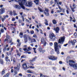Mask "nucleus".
<instances>
[{"mask_svg":"<svg viewBox=\"0 0 77 77\" xmlns=\"http://www.w3.org/2000/svg\"><path fill=\"white\" fill-rule=\"evenodd\" d=\"M38 50L39 51H40V52H42V53H44V52H45V50H42V48L41 47H40L39 48H38Z\"/></svg>","mask_w":77,"mask_h":77,"instance_id":"nucleus-15","label":"nucleus"},{"mask_svg":"<svg viewBox=\"0 0 77 77\" xmlns=\"http://www.w3.org/2000/svg\"><path fill=\"white\" fill-rule=\"evenodd\" d=\"M22 66H23V68L25 70H26V69H28V68H30L32 69L35 68V67H34V66H30V65H29V64L28 63H23V64H22Z\"/></svg>","mask_w":77,"mask_h":77,"instance_id":"nucleus-2","label":"nucleus"},{"mask_svg":"<svg viewBox=\"0 0 77 77\" xmlns=\"http://www.w3.org/2000/svg\"><path fill=\"white\" fill-rule=\"evenodd\" d=\"M20 66L21 65H20V63H17V67L20 68Z\"/></svg>","mask_w":77,"mask_h":77,"instance_id":"nucleus-32","label":"nucleus"},{"mask_svg":"<svg viewBox=\"0 0 77 77\" xmlns=\"http://www.w3.org/2000/svg\"><path fill=\"white\" fill-rule=\"evenodd\" d=\"M54 9H52L51 10V14H53L54 13Z\"/></svg>","mask_w":77,"mask_h":77,"instance_id":"nucleus-47","label":"nucleus"},{"mask_svg":"<svg viewBox=\"0 0 77 77\" xmlns=\"http://www.w3.org/2000/svg\"><path fill=\"white\" fill-rule=\"evenodd\" d=\"M74 36H76L77 35V32H75L74 34Z\"/></svg>","mask_w":77,"mask_h":77,"instance_id":"nucleus-51","label":"nucleus"},{"mask_svg":"<svg viewBox=\"0 0 77 77\" xmlns=\"http://www.w3.org/2000/svg\"><path fill=\"white\" fill-rule=\"evenodd\" d=\"M26 56L25 55H23L21 57V58H26Z\"/></svg>","mask_w":77,"mask_h":77,"instance_id":"nucleus-44","label":"nucleus"},{"mask_svg":"<svg viewBox=\"0 0 77 77\" xmlns=\"http://www.w3.org/2000/svg\"><path fill=\"white\" fill-rule=\"evenodd\" d=\"M48 58L49 59H50L51 60V58H52V56H49L48 57Z\"/></svg>","mask_w":77,"mask_h":77,"instance_id":"nucleus-48","label":"nucleus"},{"mask_svg":"<svg viewBox=\"0 0 77 77\" xmlns=\"http://www.w3.org/2000/svg\"><path fill=\"white\" fill-rule=\"evenodd\" d=\"M57 4H58V8L59 9H60V10H62V8H61L60 7V6H59V4H58V3H57Z\"/></svg>","mask_w":77,"mask_h":77,"instance_id":"nucleus-36","label":"nucleus"},{"mask_svg":"<svg viewBox=\"0 0 77 77\" xmlns=\"http://www.w3.org/2000/svg\"><path fill=\"white\" fill-rule=\"evenodd\" d=\"M28 39H29V41H32V38L30 36H28Z\"/></svg>","mask_w":77,"mask_h":77,"instance_id":"nucleus-38","label":"nucleus"},{"mask_svg":"<svg viewBox=\"0 0 77 77\" xmlns=\"http://www.w3.org/2000/svg\"><path fill=\"white\" fill-rule=\"evenodd\" d=\"M12 39L11 38V40H9V41H10V44H11L12 42Z\"/></svg>","mask_w":77,"mask_h":77,"instance_id":"nucleus-55","label":"nucleus"},{"mask_svg":"<svg viewBox=\"0 0 77 77\" xmlns=\"http://www.w3.org/2000/svg\"><path fill=\"white\" fill-rule=\"evenodd\" d=\"M20 40L19 39H18L17 40V42H18V43L17 44V46H20V45H21V43L20 42Z\"/></svg>","mask_w":77,"mask_h":77,"instance_id":"nucleus-17","label":"nucleus"},{"mask_svg":"<svg viewBox=\"0 0 77 77\" xmlns=\"http://www.w3.org/2000/svg\"><path fill=\"white\" fill-rule=\"evenodd\" d=\"M22 21H24V17L23 16H22Z\"/></svg>","mask_w":77,"mask_h":77,"instance_id":"nucleus-50","label":"nucleus"},{"mask_svg":"<svg viewBox=\"0 0 77 77\" xmlns=\"http://www.w3.org/2000/svg\"><path fill=\"white\" fill-rule=\"evenodd\" d=\"M26 0H19L18 1V3H19V5L21 6L23 9H25L24 6V5L25 2H25Z\"/></svg>","mask_w":77,"mask_h":77,"instance_id":"nucleus-3","label":"nucleus"},{"mask_svg":"<svg viewBox=\"0 0 77 77\" xmlns=\"http://www.w3.org/2000/svg\"><path fill=\"white\" fill-rule=\"evenodd\" d=\"M33 38H37V36H36V34H34L33 36Z\"/></svg>","mask_w":77,"mask_h":77,"instance_id":"nucleus-46","label":"nucleus"},{"mask_svg":"<svg viewBox=\"0 0 77 77\" xmlns=\"http://www.w3.org/2000/svg\"><path fill=\"white\" fill-rule=\"evenodd\" d=\"M55 50L57 53V54H59V49L58 48V43L57 42H55L54 43Z\"/></svg>","mask_w":77,"mask_h":77,"instance_id":"nucleus-4","label":"nucleus"},{"mask_svg":"<svg viewBox=\"0 0 77 77\" xmlns=\"http://www.w3.org/2000/svg\"><path fill=\"white\" fill-rule=\"evenodd\" d=\"M72 6L73 9H74V8H76V6L75 5V4H73Z\"/></svg>","mask_w":77,"mask_h":77,"instance_id":"nucleus-35","label":"nucleus"},{"mask_svg":"<svg viewBox=\"0 0 77 77\" xmlns=\"http://www.w3.org/2000/svg\"><path fill=\"white\" fill-rule=\"evenodd\" d=\"M14 71H19V70H20V68L19 67H14Z\"/></svg>","mask_w":77,"mask_h":77,"instance_id":"nucleus-18","label":"nucleus"},{"mask_svg":"<svg viewBox=\"0 0 77 77\" xmlns=\"http://www.w3.org/2000/svg\"><path fill=\"white\" fill-rule=\"evenodd\" d=\"M45 10L44 11H45V12H48L49 10L48 9V8H45Z\"/></svg>","mask_w":77,"mask_h":77,"instance_id":"nucleus-25","label":"nucleus"},{"mask_svg":"<svg viewBox=\"0 0 77 77\" xmlns=\"http://www.w3.org/2000/svg\"><path fill=\"white\" fill-rule=\"evenodd\" d=\"M11 39L12 38H11L9 35H7L6 38L4 40V42H6V41L8 42V41H9V40H11Z\"/></svg>","mask_w":77,"mask_h":77,"instance_id":"nucleus-9","label":"nucleus"},{"mask_svg":"<svg viewBox=\"0 0 77 77\" xmlns=\"http://www.w3.org/2000/svg\"><path fill=\"white\" fill-rule=\"evenodd\" d=\"M9 59V57H7L5 58V60H6V62H8V60Z\"/></svg>","mask_w":77,"mask_h":77,"instance_id":"nucleus-41","label":"nucleus"},{"mask_svg":"<svg viewBox=\"0 0 77 77\" xmlns=\"http://www.w3.org/2000/svg\"><path fill=\"white\" fill-rule=\"evenodd\" d=\"M42 77H49L45 75H43L42 76Z\"/></svg>","mask_w":77,"mask_h":77,"instance_id":"nucleus-64","label":"nucleus"},{"mask_svg":"<svg viewBox=\"0 0 77 77\" xmlns=\"http://www.w3.org/2000/svg\"><path fill=\"white\" fill-rule=\"evenodd\" d=\"M5 12V8H2L0 10V14H3Z\"/></svg>","mask_w":77,"mask_h":77,"instance_id":"nucleus-13","label":"nucleus"},{"mask_svg":"<svg viewBox=\"0 0 77 77\" xmlns=\"http://www.w3.org/2000/svg\"><path fill=\"white\" fill-rule=\"evenodd\" d=\"M13 13L14 16L17 15V14L16 13V11L15 10L13 11Z\"/></svg>","mask_w":77,"mask_h":77,"instance_id":"nucleus-26","label":"nucleus"},{"mask_svg":"<svg viewBox=\"0 0 77 77\" xmlns=\"http://www.w3.org/2000/svg\"><path fill=\"white\" fill-rule=\"evenodd\" d=\"M14 8H15L17 9H21V7L18 5H14Z\"/></svg>","mask_w":77,"mask_h":77,"instance_id":"nucleus-14","label":"nucleus"},{"mask_svg":"<svg viewBox=\"0 0 77 77\" xmlns=\"http://www.w3.org/2000/svg\"><path fill=\"white\" fill-rule=\"evenodd\" d=\"M76 42V40H75L74 39L73 40V41L72 40H71V41H69V43L70 44L71 43L72 44V45H75V43Z\"/></svg>","mask_w":77,"mask_h":77,"instance_id":"nucleus-11","label":"nucleus"},{"mask_svg":"<svg viewBox=\"0 0 77 77\" xmlns=\"http://www.w3.org/2000/svg\"><path fill=\"white\" fill-rule=\"evenodd\" d=\"M49 37L51 39H55L56 37L55 35L53 33H51L49 35Z\"/></svg>","mask_w":77,"mask_h":77,"instance_id":"nucleus-8","label":"nucleus"},{"mask_svg":"<svg viewBox=\"0 0 77 77\" xmlns=\"http://www.w3.org/2000/svg\"><path fill=\"white\" fill-rule=\"evenodd\" d=\"M49 44L51 46H52V45H53V43L51 42Z\"/></svg>","mask_w":77,"mask_h":77,"instance_id":"nucleus-60","label":"nucleus"},{"mask_svg":"<svg viewBox=\"0 0 77 77\" xmlns=\"http://www.w3.org/2000/svg\"><path fill=\"white\" fill-rule=\"evenodd\" d=\"M17 55L19 56H20V53H17Z\"/></svg>","mask_w":77,"mask_h":77,"instance_id":"nucleus-63","label":"nucleus"},{"mask_svg":"<svg viewBox=\"0 0 77 77\" xmlns=\"http://www.w3.org/2000/svg\"><path fill=\"white\" fill-rule=\"evenodd\" d=\"M19 76H21V77H22V76H23V75H22L21 73H20L19 74Z\"/></svg>","mask_w":77,"mask_h":77,"instance_id":"nucleus-59","label":"nucleus"},{"mask_svg":"<svg viewBox=\"0 0 77 77\" xmlns=\"http://www.w3.org/2000/svg\"><path fill=\"white\" fill-rule=\"evenodd\" d=\"M45 24L46 26H48V21H47V19H45Z\"/></svg>","mask_w":77,"mask_h":77,"instance_id":"nucleus-19","label":"nucleus"},{"mask_svg":"<svg viewBox=\"0 0 77 77\" xmlns=\"http://www.w3.org/2000/svg\"><path fill=\"white\" fill-rule=\"evenodd\" d=\"M5 19H6V16H3V17L2 18V20L3 22L4 20H5Z\"/></svg>","mask_w":77,"mask_h":77,"instance_id":"nucleus-31","label":"nucleus"},{"mask_svg":"<svg viewBox=\"0 0 77 77\" xmlns=\"http://www.w3.org/2000/svg\"><path fill=\"white\" fill-rule=\"evenodd\" d=\"M31 42H36V39H35V38H33L31 40Z\"/></svg>","mask_w":77,"mask_h":77,"instance_id":"nucleus-22","label":"nucleus"},{"mask_svg":"<svg viewBox=\"0 0 77 77\" xmlns=\"http://www.w3.org/2000/svg\"><path fill=\"white\" fill-rule=\"evenodd\" d=\"M6 51V48H5L4 49H3V51Z\"/></svg>","mask_w":77,"mask_h":77,"instance_id":"nucleus-61","label":"nucleus"},{"mask_svg":"<svg viewBox=\"0 0 77 77\" xmlns=\"http://www.w3.org/2000/svg\"><path fill=\"white\" fill-rule=\"evenodd\" d=\"M38 9L41 12H42V9L41 8L38 7Z\"/></svg>","mask_w":77,"mask_h":77,"instance_id":"nucleus-37","label":"nucleus"},{"mask_svg":"<svg viewBox=\"0 0 77 77\" xmlns=\"http://www.w3.org/2000/svg\"><path fill=\"white\" fill-rule=\"evenodd\" d=\"M27 72L29 73H33V72L32 70H27Z\"/></svg>","mask_w":77,"mask_h":77,"instance_id":"nucleus-24","label":"nucleus"},{"mask_svg":"<svg viewBox=\"0 0 77 77\" xmlns=\"http://www.w3.org/2000/svg\"><path fill=\"white\" fill-rule=\"evenodd\" d=\"M31 50V47H29L28 48V49L27 50V51H30Z\"/></svg>","mask_w":77,"mask_h":77,"instance_id":"nucleus-39","label":"nucleus"},{"mask_svg":"<svg viewBox=\"0 0 77 77\" xmlns=\"http://www.w3.org/2000/svg\"><path fill=\"white\" fill-rule=\"evenodd\" d=\"M10 14L11 15H13V12L11 11H9Z\"/></svg>","mask_w":77,"mask_h":77,"instance_id":"nucleus-34","label":"nucleus"},{"mask_svg":"<svg viewBox=\"0 0 77 77\" xmlns=\"http://www.w3.org/2000/svg\"><path fill=\"white\" fill-rule=\"evenodd\" d=\"M36 58H37V57H35L33 58L32 59V60H33V62H34V61L35 60V59H36Z\"/></svg>","mask_w":77,"mask_h":77,"instance_id":"nucleus-42","label":"nucleus"},{"mask_svg":"<svg viewBox=\"0 0 77 77\" xmlns=\"http://www.w3.org/2000/svg\"><path fill=\"white\" fill-rule=\"evenodd\" d=\"M20 37L21 38H22L23 37V33L22 32H20Z\"/></svg>","mask_w":77,"mask_h":77,"instance_id":"nucleus-27","label":"nucleus"},{"mask_svg":"<svg viewBox=\"0 0 77 77\" xmlns=\"http://www.w3.org/2000/svg\"><path fill=\"white\" fill-rule=\"evenodd\" d=\"M46 41H47V39L46 38H44L42 37L41 39V42L42 44H43V45L44 46H45L46 44H47V42H46Z\"/></svg>","mask_w":77,"mask_h":77,"instance_id":"nucleus-6","label":"nucleus"},{"mask_svg":"<svg viewBox=\"0 0 77 77\" xmlns=\"http://www.w3.org/2000/svg\"><path fill=\"white\" fill-rule=\"evenodd\" d=\"M14 75H17V74H18V72L16 70H14Z\"/></svg>","mask_w":77,"mask_h":77,"instance_id":"nucleus-29","label":"nucleus"},{"mask_svg":"<svg viewBox=\"0 0 77 77\" xmlns=\"http://www.w3.org/2000/svg\"><path fill=\"white\" fill-rule=\"evenodd\" d=\"M58 47L59 48H61V45H58Z\"/></svg>","mask_w":77,"mask_h":77,"instance_id":"nucleus-53","label":"nucleus"},{"mask_svg":"<svg viewBox=\"0 0 77 77\" xmlns=\"http://www.w3.org/2000/svg\"><path fill=\"white\" fill-rule=\"evenodd\" d=\"M33 62V61L32 60H29V62L31 64H32V62Z\"/></svg>","mask_w":77,"mask_h":77,"instance_id":"nucleus-43","label":"nucleus"},{"mask_svg":"<svg viewBox=\"0 0 77 77\" xmlns=\"http://www.w3.org/2000/svg\"><path fill=\"white\" fill-rule=\"evenodd\" d=\"M27 3L28 4H27ZM27 2H25L24 5L25 6H27V7H32V5H33V2H32V1H29L27 2Z\"/></svg>","mask_w":77,"mask_h":77,"instance_id":"nucleus-5","label":"nucleus"},{"mask_svg":"<svg viewBox=\"0 0 77 77\" xmlns=\"http://www.w3.org/2000/svg\"><path fill=\"white\" fill-rule=\"evenodd\" d=\"M57 59V57H55L54 56V60H56Z\"/></svg>","mask_w":77,"mask_h":77,"instance_id":"nucleus-40","label":"nucleus"},{"mask_svg":"<svg viewBox=\"0 0 77 77\" xmlns=\"http://www.w3.org/2000/svg\"><path fill=\"white\" fill-rule=\"evenodd\" d=\"M1 31L2 33H3L4 32V29H1Z\"/></svg>","mask_w":77,"mask_h":77,"instance_id":"nucleus-45","label":"nucleus"},{"mask_svg":"<svg viewBox=\"0 0 77 77\" xmlns=\"http://www.w3.org/2000/svg\"><path fill=\"white\" fill-rule=\"evenodd\" d=\"M44 14H45L46 16H48L49 15H50V14H49L48 12H45V11H44Z\"/></svg>","mask_w":77,"mask_h":77,"instance_id":"nucleus-20","label":"nucleus"},{"mask_svg":"<svg viewBox=\"0 0 77 77\" xmlns=\"http://www.w3.org/2000/svg\"><path fill=\"white\" fill-rule=\"evenodd\" d=\"M23 50L24 51H27V48H24L23 49Z\"/></svg>","mask_w":77,"mask_h":77,"instance_id":"nucleus-54","label":"nucleus"},{"mask_svg":"<svg viewBox=\"0 0 77 77\" xmlns=\"http://www.w3.org/2000/svg\"><path fill=\"white\" fill-rule=\"evenodd\" d=\"M69 64L70 66L73 67L75 69H77V64L75 63L74 61L69 60Z\"/></svg>","mask_w":77,"mask_h":77,"instance_id":"nucleus-1","label":"nucleus"},{"mask_svg":"<svg viewBox=\"0 0 77 77\" xmlns=\"http://www.w3.org/2000/svg\"><path fill=\"white\" fill-rule=\"evenodd\" d=\"M15 19L14 18H13L12 19V21H15Z\"/></svg>","mask_w":77,"mask_h":77,"instance_id":"nucleus-52","label":"nucleus"},{"mask_svg":"<svg viewBox=\"0 0 77 77\" xmlns=\"http://www.w3.org/2000/svg\"><path fill=\"white\" fill-rule=\"evenodd\" d=\"M26 22H28V23H29V20L26 19Z\"/></svg>","mask_w":77,"mask_h":77,"instance_id":"nucleus-62","label":"nucleus"},{"mask_svg":"<svg viewBox=\"0 0 77 77\" xmlns=\"http://www.w3.org/2000/svg\"><path fill=\"white\" fill-rule=\"evenodd\" d=\"M24 48H27V46L26 45H24L23 46Z\"/></svg>","mask_w":77,"mask_h":77,"instance_id":"nucleus-58","label":"nucleus"},{"mask_svg":"<svg viewBox=\"0 0 77 77\" xmlns=\"http://www.w3.org/2000/svg\"><path fill=\"white\" fill-rule=\"evenodd\" d=\"M30 33L31 34H33L34 33V31H31Z\"/></svg>","mask_w":77,"mask_h":77,"instance_id":"nucleus-49","label":"nucleus"},{"mask_svg":"<svg viewBox=\"0 0 77 77\" xmlns=\"http://www.w3.org/2000/svg\"><path fill=\"white\" fill-rule=\"evenodd\" d=\"M54 30L56 32V33H59V27H57L56 28H54Z\"/></svg>","mask_w":77,"mask_h":77,"instance_id":"nucleus-12","label":"nucleus"},{"mask_svg":"<svg viewBox=\"0 0 77 77\" xmlns=\"http://www.w3.org/2000/svg\"><path fill=\"white\" fill-rule=\"evenodd\" d=\"M70 8L72 10V12H74V8H72V6H70Z\"/></svg>","mask_w":77,"mask_h":77,"instance_id":"nucleus-33","label":"nucleus"},{"mask_svg":"<svg viewBox=\"0 0 77 77\" xmlns=\"http://www.w3.org/2000/svg\"><path fill=\"white\" fill-rule=\"evenodd\" d=\"M64 40H65V37H61L59 39L58 41V44H63V42H64Z\"/></svg>","mask_w":77,"mask_h":77,"instance_id":"nucleus-7","label":"nucleus"},{"mask_svg":"<svg viewBox=\"0 0 77 77\" xmlns=\"http://www.w3.org/2000/svg\"><path fill=\"white\" fill-rule=\"evenodd\" d=\"M9 75V73H7L5 75H4L3 77H8Z\"/></svg>","mask_w":77,"mask_h":77,"instance_id":"nucleus-28","label":"nucleus"},{"mask_svg":"<svg viewBox=\"0 0 77 77\" xmlns=\"http://www.w3.org/2000/svg\"><path fill=\"white\" fill-rule=\"evenodd\" d=\"M34 2L35 3L36 5H38V4L39 3V0H35L34 1Z\"/></svg>","mask_w":77,"mask_h":77,"instance_id":"nucleus-23","label":"nucleus"},{"mask_svg":"<svg viewBox=\"0 0 77 77\" xmlns=\"http://www.w3.org/2000/svg\"><path fill=\"white\" fill-rule=\"evenodd\" d=\"M5 74V69H4L1 72V75H3Z\"/></svg>","mask_w":77,"mask_h":77,"instance_id":"nucleus-16","label":"nucleus"},{"mask_svg":"<svg viewBox=\"0 0 77 77\" xmlns=\"http://www.w3.org/2000/svg\"><path fill=\"white\" fill-rule=\"evenodd\" d=\"M54 56H52L51 60H54Z\"/></svg>","mask_w":77,"mask_h":77,"instance_id":"nucleus-57","label":"nucleus"},{"mask_svg":"<svg viewBox=\"0 0 77 77\" xmlns=\"http://www.w3.org/2000/svg\"><path fill=\"white\" fill-rule=\"evenodd\" d=\"M24 41L25 43H26V42H27V35L26 34H25L24 35Z\"/></svg>","mask_w":77,"mask_h":77,"instance_id":"nucleus-10","label":"nucleus"},{"mask_svg":"<svg viewBox=\"0 0 77 77\" xmlns=\"http://www.w3.org/2000/svg\"><path fill=\"white\" fill-rule=\"evenodd\" d=\"M52 23L54 24H56L57 23V22L55 20H52Z\"/></svg>","mask_w":77,"mask_h":77,"instance_id":"nucleus-21","label":"nucleus"},{"mask_svg":"<svg viewBox=\"0 0 77 77\" xmlns=\"http://www.w3.org/2000/svg\"><path fill=\"white\" fill-rule=\"evenodd\" d=\"M27 75L28 77H31V74H28Z\"/></svg>","mask_w":77,"mask_h":77,"instance_id":"nucleus-56","label":"nucleus"},{"mask_svg":"<svg viewBox=\"0 0 77 77\" xmlns=\"http://www.w3.org/2000/svg\"><path fill=\"white\" fill-rule=\"evenodd\" d=\"M0 61L1 64L2 65H3V63H4V62H3V61L2 60H0Z\"/></svg>","mask_w":77,"mask_h":77,"instance_id":"nucleus-30","label":"nucleus"}]
</instances>
